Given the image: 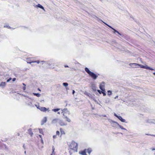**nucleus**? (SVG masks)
Returning a JSON list of instances; mask_svg holds the SVG:
<instances>
[{
    "label": "nucleus",
    "mask_w": 155,
    "mask_h": 155,
    "mask_svg": "<svg viewBox=\"0 0 155 155\" xmlns=\"http://www.w3.org/2000/svg\"><path fill=\"white\" fill-rule=\"evenodd\" d=\"M69 148L76 152H77L78 149V144L74 141H72L69 144H68Z\"/></svg>",
    "instance_id": "obj_1"
},
{
    "label": "nucleus",
    "mask_w": 155,
    "mask_h": 155,
    "mask_svg": "<svg viewBox=\"0 0 155 155\" xmlns=\"http://www.w3.org/2000/svg\"><path fill=\"white\" fill-rule=\"evenodd\" d=\"M85 70L93 79L94 80H96L97 79L98 76L95 74L94 72H91L89 70L88 68L86 67L85 68Z\"/></svg>",
    "instance_id": "obj_2"
},
{
    "label": "nucleus",
    "mask_w": 155,
    "mask_h": 155,
    "mask_svg": "<svg viewBox=\"0 0 155 155\" xmlns=\"http://www.w3.org/2000/svg\"><path fill=\"white\" fill-rule=\"evenodd\" d=\"M62 111V113L63 114V115L64 116H66V114H69V112L67 108H64L63 109L61 110Z\"/></svg>",
    "instance_id": "obj_3"
},
{
    "label": "nucleus",
    "mask_w": 155,
    "mask_h": 155,
    "mask_svg": "<svg viewBox=\"0 0 155 155\" xmlns=\"http://www.w3.org/2000/svg\"><path fill=\"white\" fill-rule=\"evenodd\" d=\"M112 121V123H115V124H117V125L119 127H120V129H122V130H127H127L126 129H125V128H124V127H122V126H121V125H120L118 123H117V122H116V121H113V120H112V121Z\"/></svg>",
    "instance_id": "obj_4"
},
{
    "label": "nucleus",
    "mask_w": 155,
    "mask_h": 155,
    "mask_svg": "<svg viewBox=\"0 0 155 155\" xmlns=\"http://www.w3.org/2000/svg\"><path fill=\"white\" fill-rule=\"evenodd\" d=\"M104 87V82H102L100 84L99 88L102 91H105Z\"/></svg>",
    "instance_id": "obj_5"
},
{
    "label": "nucleus",
    "mask_w": 155,
    "mask_h": 155,
    "mask_svg": "<svg viewBox=\"0 0 155 155\" xmlns=\"http://www.w3.org/2000/svg\"><path fill=\"white\" fill-rule=\"evenodd\" d=\"M35 7L38 8H40L41 9H43L44 11H45V9L44 7L41 5L39 4H38L37 5H36L35 6Z\"/></svg>",
    "instance_id": "obj_6"
},
{
    "label": "nucleus",
    "mask_w": 155,
    "mask_h": 155,
    "mask_svg": "<svg viewBox=\"0 0 155 155\" xmlns=\"http://www.w3.org/2000/svg\"><path fill=\"white\" fill-rule=\"evenodd\" d=\"M48 108H47L44 107H40L39 110L43 112H46L47 110H48Z\"/></svg>",
    "instance_id": "obj_7"
},
{
    "label": "nucleus",
    "mask_w": 155,
    "mask_h": 155,
    "mask_svg": "<svg viewBox=\"0 0 155 155\" xmlns=\"http://www.w3.org/2000/svg\"><path fill=\"white\" fill-rule=\"evenodd\" d=\"M59 123L61 126H65L67 124L65 123L62 120H59Z\"/></svg>",
    "instance_id": "obj_8"
},
{
    "label": "nucleus",
    "mask_w": 155,
    "mask_h": 155,
    "mask_svg": "<svg viewBox=\"0 0 155 155\" xmlns=\"http://www.w3.org/2000/svg\"><path fill=\"white\" fill-rule=\"evenodd\" d=\"M129 65L131 67L133 68H136L137 67V66H138V64L137 63H130L129 64Z\"/></svg>",
    "instance_id": "obj_9"
},
{
    "label": "nucleus",
    "mask_w": 155,
    "mask_h": 155,
    "mask_svg": "<svg viewBox=\"0 0 155 155\" xmlns=\"http://www.w3.org/2000/svg\"><path fill=\"white\" fill-rule=\"evenodd\" d=\"M154 121L153 120L148 119L146 121L145 123L149 124L152 123H154Z\"/></svg>",
    "instance_id": "obj_10"
},
{
    "label": "nucleus",
    "mask_w": 155,
    "mask_h": 155,
    "mask_svg": "<svg viewBox=\"0 0 155 155\" xmlns=\"http://www.w3.org/2000/svg\"><path fill=\"white\" fill-rule=\"evenodd\" d=\"M47 121V118L46 117H44L41 121V125H43L44 123H45Z\"/></svg>",
    "instance_id": "obj_11"
},
{
    "label": "nucleus",
    "mask_w": 155,
    "mask_h": 155,
    "mask_svg": "<svg viewBox=\"0 0 155 155\" xmlns=\"http://www.w3.org/2000/svg\"><path fill=\"white\" fill-rule=\"evenodd\" d=\"M59 119L58 118H56L53 119L51 123L52 124H55L57 122H59Z\"/></svg>",
    "instance_id": "obj_12"
},
{
    "label": "nucleus",
    "mask_w": 155,
    "mask_h": 155,
    "mask_svg": "<svg viewBox=\"0 0 155 155\" xmlns=\"http://www.w3.org/2000/svg\"><path fill=\"white\" fill-rule=\"evenodd\" d=\"M6 84V82H2L0 84V87L3 88L5 86Z\"/></svg>",
    "instance_id": "obj_13"
},
{
    "label": "nucleus",
    "mask_w": 155,
    "mask_h": 155,
    "mask_svg": "<svg viewBox=\"0 0 155 155\" xmlns=\"http://www.w3.org/2000/svg\"><path fill=\"white\" fill-rule=\"evenodd\" d=\"M120 120L121 122H125V120L122 118L121 117L119 116V117L117 118Z\"/></svg>",
    "instance_id": "obj_14"
},
{
    "label": "nucleus",
    "mask_w": 155,
    "mask_h": 155,
    "mask_svg": "<svg viewBox=\"0 0 155 155\" xmlns=\"http://www.w3.org/2000/svg\"><path fill=\"white\" fill-rule=\"evenodd\" d=\"M86 149L84 151H81V152H79V153L80 154H81L82 155H87V154H86Z\"/></svg>",
    "instance_id": "obj_15"
},
{
    "label": "nucleus",
    "mask_w": 155,
    "mask_h": 155,
    "mask_svg": "<svg viewBox=\"0 0 155 155\" xmlns=\"http://www.w3.org/2000/svg\"><path fill=\"white\" fill-rule=\"evenodd\" d=\"M34 61H31L30 58H28L26 59V62L28 63L31 64V63H33Z\"/></svg>",
    "instance_id": "obj_16"
},
{
    "label": "nucleus",
    "mask_w": 155,
    "mask_h": 155,
    "mask_svg": "<svg viewBox=\"0 0 155 155\" xmlns=\"http://www.w3.org/2000/svg\"><path fill=\"white\" fill-rule=\"evenodd\" d=\"M28 132L31 136H32L33 134L31 129H30L28 130Z\"/></svg>",
    "instance_id": "obj_17"
},
{
    "label": "nucleus",
    "mask_w": 155,
    "mask_h": 155,
    "mask_svg": "<svg viewBox=\"0 0 155 155\" xmlns=\"http://www.w3.org/2000/svg\"><path fill=\"white\" fill-rule=\"evenodd\" d=\"M144 68L149 69L151 70H153L154 69H153L152 68H151L150 67L148 66L147 65H146L144 66Z\"/></svg>",
    "instance_id": "obj_18"
},
{
    "label": "nucleus",
    "mask_w": 155,
    "mask_h": 155,
    "mask_svg": "<svg viewBox=\"0 0 155 155\" xmlns=\"http://www.w3.org/2000/svg\"><path fill=\"white\" fill-rule=\"evenodd\" d=\"M86 151L87 152V153H88L89 154H90L92 151V150L91 148H89L87 150H86Z\"/></svg>",
    "instance_id": "obj_19"
},
{
    "label": "nucleus",
    "mask_w": 155,
    "mask_h": 155,
    "mask_svg": "<svg viewBox=\"0 0 155 155\" xmlns=\"http://www.w3.org/2000/svg\"><path fill=\"white\" fill-rule=\"evenodd\" d=\"M110 102V100L109 98H106L105 99V103L108 104Z\"/></svg>",
    "instance_id": "obj_20"
},
{
    "label": "nucleus",
    "mask_w": 155,
    "mask_h": 155,
    "mask_svg": "<svg viewBox=\"0 0 155 155\" xmlns=\"http://www.w3.org/2000/svg\"><path fill=\"white\" fill-rule=\"evenodd\" d=\"M64 118H65L66 119V120L68 122H71V120L70 119L68 118V117H67V116H64Z\"/></svg>",
    "instance_id": "obj_21"
},
{
    "label": "nucleus",
    "mask_w": 155,
    "mask_h": 155,
    "mask_svg": "<svg viewBox=\"0 0 155 155\" xmlns=\"http://www.w3.org/2000/svg\"><path fill=\"white\" fill-rule=\"evenodd\" d=\"M33 94L35 95L36 96L38 97H39L41 96V94L39 93H33Z\"/></svg>",
    "instance_id": "obj_22"
},
{
    "label": "nucleus",
    "mask_w": 155,
    "mask_h": 155,
    "mask_svg": "<svg viewBox=\"0 0 155 155\" xmlns=\"http://www.w3.org/2000/svg\"><path fill=\"white\" fill-rule=\"evenodd\" d=\"M60 109H59V108H57V109H53L52 110V111H53L54 112H56L58 111Z\"/></svg>",
    "instance_id": "obj_23"
},
{
    "label": "nucleus",
    "mask_w": 155,
    "mask_h": 155,
    "mask_svg": "<svg viewBox=\"0 0 155 155\" xmlns=\"http://www.w3.org/2000/svg\"><path fill=\"white\" fill-rule=\"evenodd\" d=\"M112 120H110L111 121H110V123L112 125V126L114 127H116V125H117V124L115 123H113L111 121Z\"/></svg>",
    "instance_id": "obj_24"
},
{
    "label": "nucleus",
    "mask_w": 155,
    "mask_h": 155,
    "mask_svg": "<svg viewBox=\"0 0 155 155\" xmlns=\"http://www.w3.org/2000/svg\"><path fill=\"white\" fill-rule=\"evenodd\" d=\"M113 30L114 31V33H115L116 32V33H118V34H119L120 36L121 35L118 31H117L114 28V29H113Z\"/></svg>",
    "instance_id": "obj_25"
},
{
    "label": "nucleus",
    "mask_w": 155,
    "mask_h": 155,
    "mask_svg": "<svg viewBox=\"0 0 155 155\" xmlns=\"http://www.w3.org/2000/svg\"><path fill=\"white\" fill-rule=\"evenodd\" d=\"M92 17L95 18V19H96V20L98 21H99V20L98 18L95 15H93L92 16Z\"/></svg>",
    "instance_id": "obj_26"
},
{
    "label": "nucleus",
    "mask_w": 155,
    "mask_h": 155,
    "mask_svg": "<svg viewBox=\"0 0 155 155\" xmlns=\"http://www.w3.org/2000/svg\"><path fill=\"white\" fill-rule=\"evenodd\" d=\"M107 92L108 93V95L109 96H110V95H111L112 92L111 91H110V90H108L107 91Z\"/></svg>",
    "instance_id": "obj_27"
},
{
    "label": "nucleus",
    "mask_w": 155,
    "mask_h": 155,
    "mask_svg": "<svg viewBox=\"0 0 155 155\" xmlns=\"http://www.w3.org/2000/svg\"><path fill=\"white\" fill-rule=\"evenodd\" d=\"M63 85L65 87L67 86L68 85V84L67 83L64 82L63 83Z\"/></svg>",
    "instance_id": "obj_28"
},
{
    "label": "nucleus",
    "mask_w": 155,
    "mask_h": 155,
    "mask_svg": "<svg viewBox=\"0 0 155 155\" xmlns=\"http://www.w3.org/2000/svg\"><path fill=\"white\" fill-rule=\"evenodd\" d=\"M102 21L104 23L105 25H106L108 27H110V28H111V29H112L113 30V29H114V28H112V27H111V26H110L109 25H108V24H107L105 23V22H103V21Z\"/></svg>",
    "instance_id": "obj_29"
},
{
    "label": "nucleus",
    "mask_w": 155,
    "mask_h": 155,
    "mask_svg": "<svg viewBox=\"0 0 155 155\" xmlns=\"http://www.w3.org/2000/svg\"><path fill=\"white\" fill-rule=\"evenodd\" d=\"M138 66H139L141 68H144L145 66L141 64H138Z\"/></svg>",
    "instance_id": "obj_30"
},
{
    "label": "nucleus",
    "mask_w": 155,
    "mask_h": 155,
    "mask_svg": "<svg viewBox=\"0 0 155 155\" xmlns=\"http://www.w3.org/2000/svg\"><path fill=\"white\" fill-rule=\"evenodd\" d=\"M48 64L49 66V67L50 68H54V66H52L51 64H50V63H48Z\"/></svg>",
    "instance_id": "obj_31"
},
{
    "label": "nucleus",
    "mask_w": 155,
    "mask_h": 155,
    "mask_svg": "<svg viewBox=\"0 0 155 155\" xmlns=\"http://www.w3.org/2000/svg\"><path fill=\"white\" fill-rule=\"evenodd\" d=\"M27 105L28 106H31L32 105V104L31 102H29L27 103Z\"/></svg>",
    "instance_id": "obj_32"
},
{
    "label": "nucleus",
    "mask_w": 155,
    "mask_h": 155,
    "mask_svg": "<svg viewBox=\"0 0 155 155\" xmlns=\"http://www.w3.org/2000/svg\"><path fill=\"white\" fill-rule=\"evenodd\" d=\"M35 105L37 107V108L39 109L40 107L39 105L35 104Z\"/></svg>",
    "instance_id": "obj_33"
},
{
    "label": "nucleus",
    "mask_w": 155,
    "mask_h": 155,
    "mask_svg": "<svg viewBox=\"0 0 155 155\" xmlns=\"http://www.w3.org/2000/svg\"><path fill=\"white\" fill-rule=\"evenodd\" d=\"M33 62V63H37L38 64H39L40 63V61H38V60L36 61H34Z\"/></svg>",
    "instance_id": "obj_34"
},
{
    "label": "nucleus",
    "mask_w": 155,
    "mask_h": 155,
    "mask_svg": "<svg viewBox=\"0 0 155 155\" xmlns=\"http://www.w3.org/2000/svg\"><path fill=\"white\" fill-rule=\"evenodd\" d=\"M97 92L100 94H101L102 93V91H101L99 90H97Z\"/></svg>",
    "instance_id": "obj_35"
},
{
    "label": "nucleus",
    "mask_w": 155,
    "mask_h": 155,
    "mask_svg": "<svg viewBox=\"0 0 155 155\" xmlns=\"http://www.w3.org/2000/svg\"><path fill=\"white\" fill-rule=\"evenodd\" d=\"M39 130L40 133V134H42V133H43L42 130L41 129H39Z\"/></svg>",
    "instance_id": "obj_36"
},
{
    "label": "nucleus",
    "mask_w": 155,
    "mask_h": 155,
    "mask_svg": "<svg viewBox=\"0 0 155 155\" xmlns=\"http://www.w3.org/2000/svg\"><path fill=\"white\" fill-rule=\"evenodd\" d=\"M105 91H102V93L103 94V96H105L106 95V94L105 93Z\"/></svg>",
    "instance_id": "obj_37"
},
{
    "label": "nucleus",
    "mask_w": 155,
    "mask_h": 155,
    "mask_svg": "<svg viewBox=\"0 0 155 155\" xmlns=\"http://www.w3.org/2000/svg\"><path fill=\"white\" fill-rule=\"evenodd\" d=\"M56 134L57 135H59L60 134V132L58 131H57L56 132Z\"/></svg>",
    "instance_id": "obj_38"
},
{
    "label": "nucleus",
    "mask_w": 155,
    "mask_h": 155,
    "mask_svg": "<svg viewBox=\"0 0 155 155\" xmlns=\"http://www.w3.org/2000/svg\"><path fill=\"white\" fill-rule=\"evenodd\" d=\"M11 79H12V78H9L7 80V82H9Z\"/></svg>",
    "instance_id": "obj_39"
},
{
    "label": "nucleus",
    "mask_w": 155,
    "mask_h": 155,
    "mask_svg": "<svg viewBox=\"0 0 155 155\" xmlns=\"http://www.w3.org/2000/svg\"><path fill=\"white\" fill-rule=\"evenodd\" d=\"M85 94L87 95L88 96H89V95H90V94L89 93H87V92H85L84 93Z\"/></svg>",
    "instance_id": "obj_40"
},
{
    "label": "nucleus",
    "mask_w": 155,
    "mask_h": 155,
    "mask_svg": "<svg viewBox=\"0 0 155 155\" xmlns=\"http://www.w3.org/2000/svg\"><path fill=\"white\" fill-rule=\"evenodd\" d=\"M22 89L24 91H25L26 89V87L25 86H24L23 87Z\"/></svg>",
    "instance_id": "obj_41"
},
{
    "label": "nucleus",
    "mask_w": 155,
    "mask_h": 155,
    "mask_svg": "<svg viewBox=\"0 0 155 155\" xmlns=\"http://www.w3.org/2000/svg\"><path fill=\"white\" fill-rule=\"evenodd\" d=\"M114 115L115 116L117 117V118H118V117H119V116L117 115V114L115 113H114Z\"/></svg>",
    "instance_id": "obj_42"
},
{
    "label": "nucleus",
    "mask_w": 155,
    "mask_h": 155,
    "mask_svg": "<svg viewBox=\"0 0 155 155\" xmlns=\"http://www.w3.org/2000/svg\"><path fill=\"white\" fill-rule=\"evenodd\" d=\"M54 139H55L56 137V135H54L53 137Z\"/></svg>",
    "instance_id": "obj_43"
},
{
    "label": "nucleus",
    "mask_w": 155,
    "mask_h": 155,
    "mask_svg": "<svg viewBox=\"0 0 155 155\" xmlns=\"http://www.w3.org/2000/svg\"><path fill=\"white\" fill-rule=\"evenodd\" d=\"M54 149H55L54 148V147L53 146L52 147V151H54Z\"/></svg>",
    "instance_id": "obj_44"
},
{
    "label": "nucleus",
    "mask_w": 155,
    "mask_h": 155,
    "mask_svg": "<svg viewBox=\"0 0 155 155\" xmlns=\"http://www.w3.org/2000/svg\"><path fill=\"white\" fill-rule=\"evenodd\" d=\"M16 80V78H13L12 79V81H14Z\"/></svg>",
    "instance_id": "obj_45"
},
{
    "label": "nucleus",
    "mask_w": 155,
    "mask_h": 155,
    "mask_svg": "<svg viewBox=\"0 0 155 155\" xmlns=\"http://www.w3.org/2000/svg\"><path fill=\"white\" fill-rule=\"evenodd\" d=\"M75 91L74 90H73L72 91V94H74V93H75Z\"/></svg>",
    "instance_id": "obj_46"
},
{
    "label": "nucleus",
    "mask_w": 155,
    "mask_h": 155,
    "mask_svg": "<svg viewBox=\"0 0 155 155\" xmlns=\"http://www.w3.org/2000/svg\"><path fill=\"white\" fill-rule=\"evenodd\" d=\"M146 135H152L154 136L155 137V135H150V134H146Z\"/></svg>",
    "instance_id": "obj_47"
},
{
    "label": "nucleus",
    "mask_w": 155,
    "mask_h": 155,
    "mask_svg": "<svg viewBox=\"0 0 155 155\" xmlns=\"http://www.w3.org/2000/svg\"><path fill=\"white\" fill-rule=\"evenodd\" d=\"M27 2L29 3H30L31 2V0H27Z\"/></svg>",
    "instance_id": "obj_48"
},
{
    "label": "nucleus",
    "mask_w": 155,
    "mask_h": 155,
    "mask_svg": "<svg viewBox=\"0 0 155 155\" xmlns=\"http://www.w3.org/2000/svg\"><path fill=\"white\" fill-rule=\"evenodd\" d=\"M118 97V96H117L114 97V99H116Z\"/></svg>",
    "instance_id": "obj_49"
},
{
    "label": "nucleus",
    "mask_w": 155,
    "mask_h": 155,
    "mask_svg": "<svg viewBox=\"0 0 155 155\" xmlns=\"http://www.w3.org/2000/svg\"><path fill=\"white\" fill-rule=\"evenodd\" d=\"M6 27H7V28H10V27L8 26H6Z\"/></svg>",
    "instance_id": "obj_50"
},
{
    "label": "nucleus",
    "mask_w": 155,
    "mask_h": 155,
    "mask_svg": "<svg viewBox=\"0 0 155 155\" xmlns=\"http://www.w3.org/2000/svg\"><path fill=\"white\" fill-rule=\"evenodd\" d=\"M22 84L24 86H26V85L24 83H22Z\"/></svg>",
    "instance_id": "obj_51"
},
{
    "label": "nucleus",
    "mask_w": 155,
    "mask_h": 155,
    "mask_svg": "<svg viewBox=\"0 0 155 155\" xmlns=\"http://www.w3.org/2000/svg\"><path fill=\"white\" fill-rule=\"evenodd\" d=\"M64 67H65V68L68 67V65H65L64 66Z\"/></svg>",
    "instance_id": "obj_52"
},
{
    "label": "nucleus",
    "mask_w": 155,
    "mask_h": 155,
    "mask_svg": "<svg viewBox=\"0 0 155 155\" xmlns=\"http://www.w3.org/2000/svg\"><path fill=\"white\" fill-rule=\"evenodd\" d=\"M39 137H41V135H39Z\"/></svg>",
    "instance_id": "obj_53"
},
{
    "label": "nucleus",
    "mask_w": 155,
    "mask_h": 155,
    "mask_svg": "<svg viewBox=\"0 0 155 155\" xmlns=\"http://www.w3.org/2000/svg\"><path fill=\"white\" fill-rule=\"evenodd\" d=\"M54 151H52V155L53 154H54Z\"/></svg>",
    "instance_id": "obj_54"
},
{
    "label": "nucleus",
    "mask_w": 155,
    "mask_h": 155,
    "mask_svg": "<svg viewBox=\"0 0 155 155\" xmlns=\"http://www.w3.org/2000/svg\"><path fill=\"white\" fill-rule=\"evenodd\" d=\"M45 61H40V62H41V63H42V62H44Z\"/></svg>",
    "instance_id": "obj_55"
},
{
    "label": "nucleus",
    "mask_w": 155,
    "mask_h": 155,
    "mask_svg": "<svg viewBox=\"0 0 155 155\" xmlns=\"http://www.w3.org/2000/svg\"><path fill=\"white\" fill-rule=\"evenodd\" d=\"M151 150H155V149L153 148V149H152Z\"/></svg>",
    "instance_id": "obj_56"
},
{
    "label": "nucleus",
    "mask_w": 155,
    "mask_h": 155,
    "mask_svg": "<svg viewBox=\"0 0 155 155\" xmlns=\"http://www.w3.org/2000/svg\"><path fill=\"white\" fill-rule=\"evenodd\" d=\"M58 114H60V112H58Z\"/></svg>",
    "instance_id": "obj_57"
},
{
    "label": "nucleus",
    "mask_w": 155,
    "mask_h": 155,
    "mask_svg": "<svg viewBox=\"0 0 155 155\" xmlns=\"http://www.w3.org/2000/svg\"><path fill=\"white\" fill-rule=\"evenodd\" d=\"M38 90H39V91H41V90H40V89L39 88H38Z\"/></svg>",
    "instance_id": "obj_58"
},
{
    "label": "nucleus",
    "mask_w": 155,
    "mask_h": 155,
    "mask_svg": "<svg viewBox=\"0 0 155 155\" xmlns=\"http://www.w3.org/2000/svg\"><path fill=\"white\" fill-rule=\"evenodd\" d=\"M23 147L25 149V146H24V145H23Z\"/></svg>",
    "instance_id": "obj_59"
},
{
    "label": "nucleus",
    "mask_w": 155,
    "mask_h": 155,
    "mask_svg": "<svg viewBox=\"0 0 155 155\" xmlns=\"http://www.w3.org/2000/svg\"><path fill=\"white\" fill-rule=\"evenodd\" d=\"M153 74L154 75H155V72H154V73H153Z\"/></svg>",
    "instance_id": "obj_60"
},
{
    "label": "nucleus",
    "mask_w": 155,
    "mask_h": 155,
    "mask_svg": "<svg viewBox=\"0 0 155 155\" xmlns=\"http://www.w3.org/2000/svg\"><path fill=\"white\" fill-rule=\"evenodd\" d=\"M103 116H104V117H106V115H104Z\"/></svg>",
    "instance_id": "obj_61"
},
{
    "label": "nucleus",
    "mask_w": 155,
    "mask_h": 155,
    "mask_svg": "<svg viewBox=\"0 0 155 155\" xmlns=\"http://www.w3.org/2000/svg\"><path fill=\"white\" fill-rule=\"evenodd\" d=\"M25 154H26V151H25Z\"/></svg>",
    "instance_id": "obj_62"
},
{
    "label": "nucleus",
    "mask_w": 155,
    "mask_h": 155,
    "mask_svg": "<svg viewBox=\"0 0 155 155\" xmlns=\"http://www.w3.org/2000/svg\"><path fill=\"white\" fill-rule=\"evenodd\" d=\"M66 89L67 90H68V88H67V87H66Z\"/></svg>",
    "instance_id": "obj_63"
},
{
    "label": "nucleus",
    "mask_w": 155,
    "mask_h": 155,
    "mask_svg": "<svg viewBox=\"0 0 155 155\" xmlns=\"http://www.w3.org/2000/svg\"><path fill=\"white\" fill-rule=\"evenodd\" d=\"M19 134H18V136H19Z\"/></svg>",
    "instance_id": "obj_64"
}]
</instances>
